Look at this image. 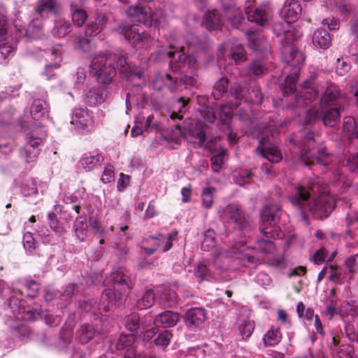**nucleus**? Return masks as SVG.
I'll use <instances>...</instances> for the list:
<instances>
[{
    "mask_svg": "<svg viewBox=\"0 0 358 358\" xmlns=\"http://www.w3.org/2000/svg\"><path fill=\"white\" fill-rule=\"evenodd\" d=\"M301 7L295 0H287L281 10L285 20L274 24L273 31L281 43V53L285 61L292 65H298L305 60L302 52L293 44L299 36L292 21L297 20L301 13Z\"/></svg>",
    "mask_w": 358,
    "mask_h": 358,
    "instance_id": "f257e3e1",
    "label": "nucleus"
},
{
    "mask_svg": "<svg viewBox=\"0 0 358 358\" xmlns=\"http://www.w3.org/2000/svg\"><path fill=\"white\" fill-rule=\"evenodd\" d=\"M90 74L95 77L98 87H92L85 94L84 101L90 106L103 103L108 95L109 85L113 83L115 70L111 62H106L104 57H94L89 66Z\"/></svg>",
    "mask_w": 358,
    "mask_h": 358,
    "instance_id": "f03ea898",
    "label": "nucleus"
},
{
    "mask_svg": "<svg viewBox=\"0 0 358 358\" xmlns=\"http://www.w3.org/2000/svg\"><path fill=\"white\" fill-rule=\"evenodd\" d=\"M209 136H159V143L168 148L169 149H177L180 145L182 138H185L187 141L192 142L195 144V147L205 148L210 152L211 154L217 152L220 149H224L219 144L220 136L215 137Z\"/></svg>",
    "mask_w": 358,
    "mask_h": 358,
    "instance_id": "7ed1b4c3",
    "label": "nucleus"
},
{
    "mask_svg": "<svg viewBox=\"0 0 358 358\" xmlns=\"http://www.w3.org/2000/svg\"><path fill=\"white\" fill-rule=\"evenodd\" d=\"M50 106L45 100L34 99L30 108V114H24L19 119V125L21 128L20 131L31 133L36 129L42 127V121L50 117Z\"/></svg>",
    "mask_w": 358,
    "mask_h": 358,
    "instance_id": "20e7f679",
    "label": "nucleus"
},
{
    "mask_svg": "<svg viewBox=\"0 0 358 358\" xmlns=\"http://www.w3.org/2000/svg\"><path fill=\"white\" fill-rule=\"evenodd\" d=\"M282 214L281 206L278 203H271L266 206L262 210V224L259 231L263 238L268 239L282 238L283 234L280 228L276 225Z\"/></svg>",
    "mask_w": 358,
    "mask_h": 358,
    "instance_id": "39448f33",
    "label": "nucleus"
},
{
    "mask_svg": "<svg viewBox=\"0 0 358 358\" xmlns=\"http://www.w3.org/2000/svg\"><path fill=\"white\" fill-rule=\"evenodd\" d=\"M320 186L315 180H305L297 184L294 192L289 196V200L293 206L300 210L301 213L306 214V210L310 204L311 194L320 192Z\"/></svg>",
    "mask_w": 358,
    "mask_h": 358,
    "instance_id": "423d86ee",
    "label": "nucleus"
},
{
    "mask_svg": "<svg viewBox=\"0 0 358 358\" xmlns=\"http://www.w3.org/2000/svg\"><path fill=\"white\" fill-rule=\"evenodd\" d=\"M220 213L221 217L232 224L234 229L242 231L250 229L249 217L240 203H230Z\"/></svg>",
    "mask_w": 358,
    "mask_h": 358,
    "instance_id": "0eeeda50",
    "label": "nucleus"
},
{
    "mask_svg": "<svg viewBox=\"0 0 358 358\" xmlns=\"http://www.w3.org/2000/svg\"><path fill=\"white\" fill-rule=\"evenodd\" d=\"M178 234L177 230H173L169 234L167 237L162 234L156 236H149L143 239L140 248L148 256L153 255L159 250L166 252L173 247V241L176 238Z\"/></svg>",
    "mask_w": 358,
    "mask_h": 358,
    "instance_id": "6e6552de",
    "label": "nucleus"
},
{
    "mask_svg": "<svg viewBox=\"0 0 358 358\" xmlns=\"http://www.w3.org/2000/svg\"><path fill=\"white\" fill-rule=\"evenodd\" d=\"M336 208V201L333 196L322 194L317 199L310 203L306 210V214L302 216L307 219L308 215H312L316 219L327 218Z\"/></svg>",
    "mask_w": 358,
    "mask_h": 358,
    "instance_id": "1a4fd4ad",
    "label": "nucleus"
},
{
    "mask_svg": "<svg viewBox=\"0 0 358 358\" xmlns=\"http://www.w3.org/2000/svg\"><path fill=\"white\" fill-rule=\"evenodd\" d=\"M245 13L250 22L257 25L266 26L272 17V8L268 3H262L258 7L252 5V1H247Z\"/></svg>",
    "mask_w": 358,
    "mask_h": 358,
    "instance_id": "9d476101",
    "label": "nucleus"
},
{
    "mask_svg": "<svg viewBox=\"0 0 358 358\" xmlns=\"http://www.w3.org/2000/svg\"><path fill=\"white\" fill-rule=\"evenodd\" d=\"M116 31L132 44L148 39L150 36L139 24H131L124 21L118 23Z\"/></svg>",
    "mask_w": 358,
    "mask_h": 358,
    "instance_id": "9b49d317",
    "label": "nucleus"
},
{
    "mask_svg": "<svg viewBox=\"0 0 358 358\" xmlns=\"http://www.w3.org/2000/svg\"><path fill=\"white\" fill-rule=\"evenodd\" d=\"M25 141V145L20 148V157L24 158L27 163L34 162L40 154L39 147L44 139L38 136H27Z\"/></svg>",
    "mask_w": 358,
    "mask_h": 358,
    "instance_id": "f8f14e48",
    "label": "nucleus"
},
{
    "mask_svg": "<svg viewBox=\"0 0 358 358\" xmlns=\"http://www.w3.org/2000/svg\"><path fill=\"white\" fill-rule=\"evenodd\" d=\"M256 151L271 163H278L282 159L280 150L277 145L268 140V136H265L259 140V145Z\"/></svg>",
    "mask_w": 358,
    "mask_h": 358,
    "instance_id": "ddd939ff",
    "label": "nucleus"
},
{
    "mask_svg": "<svg viewBox=\"0 0 358 358\" xmlns=\"http://www.w3.org/2000/svg\"><path fill=\"white\" fill-rule=\"evenodd\" d=\"M127 14L132 20L145 25L150 26L152 22H155V24L159 23V20H156L145 7L140 5L129 6L127 10Z\"/></svg>",
    "mask_w": 358,
    "mask_h": 358,
    "instance_id": "4468645a",
    "label": "nucleus"
},
{
    "mask_svg": "<svg viewBox=\"0 0 358 358\" xmlns=\"http://www.w3.org/2000/svg\"><path fill=\"white\" fill-rule=\"evenodd\" d=\"M13 295L9 299L8 306L13 310V312L16 315L17 319L23 318L25 320H34L31 317H26L24 315H20L21 314L26 313L27 315L31 311L29 308L27 310L23 306V299L22 297L24 295V290L20 288H13L12 289Z\"/></svg>",
    "mask_w": 358,
    "mask_h": 358,
    "instance_id": "2eb2a0df",
    "label": "nucleus"
},
{
    "mask_svg": "<svg viewBox=\"0 0 358 358\" xmlns=\"http://www.w3.org/2000/svg\"><path fill=\"white\" fill-rule=\"evenodd\" d=\"M61 12V5L58 0H37L34 14L44 19L49 15L57 16Z\"/></svg>",
    "mask_w": 358,
    "mask_h": 358,
    "instance_id": "dca6fc26",
    "label": "nucleus"
},
{
    "mask_svg": "<svg viewBox=\"0 0 358 358\" xmlns=\"http://www.w3.org/2000/svg\"><path fill=\"white\" fill-rule=\"evenodd\" d=\"M103 56L105 57L106 62H111L115 69L114 61L117 60L116 66L119 69L120 71L123 73L125 76L134 74L140 78L141 73L136 72V66L128 63L127 59L124 56H117L114 54H108V55L104 54L97 55L96 57Z\"/></svg>",
    "mask_w": 358,
    "mask_h": 358,
    "instance_id": "f3484780",
    "label": "nucleus"
},
{
    "mask_svg": "<svg viewBox=\"0 0 358 358\" xmlns=\"http://www.w3.org/2000/svg\"><path fill=\"white\" fill-rule=\"evenodd\" d=\"M121 299V294L113 289H105L102 292L100 302L98 305L99 310L108 312L113 309L116 303Z\"/></svg>",
    "mask_w": 358,
    "mask_h": 358,
    "instance_id": "a211bd4d",
    "label": "nucleus"
},
{
    "mask_svg": "<svg viewBox=\"0 0 358 358\" xmlns=\"http://www.w3.org/2000/svg\"><path fill=\"white\" fill-rule=\"evenodd\" d=\"M107 17L101 13L94 19H90L85 28V36L94 37L101 33L107 23Z\"/></svg>",
    "mask_w": 358,
    "mask_h": 358,
    "instance_id": "6ab92c4d",
    "label": "nucleus"
},
{
    "mask_svg": "<svg viewBox=\"0 0 358 358\" xmlns=\"http://www.w3.org/2000/svg\"><path fill=\"white\" fill-rule=\"evenodd\" d=\"M45 54L50 59L54 60L53 62L46 64L44 69L45 76L50 79L54 76V71L60 67L62 51L59 47H54L45 50Z\"/></svg>",
    "mask_w": 358,
    "mask_h": 358,
    "instance_id": "aec40b11",
    "label": "nucleus"
},
{
    "mask_svg": "<svg viewBox=\"0 0 358 358\" xmlns=\"http://www.w3.org/2000/svg\"><path fill=\"white\" fill-rule=\"evenodd\" d=\"M71 123L78 129H85L93 126V121L87 111L83 108L74 110Z\"/></svg>",
    "mask_w": 358,
    "mask_h": 358,
    "instance_id": "412c9836",
    "label": "nucleus"
},
{
    "mask_svg": "<svg viewBox=\"0 0 358 358\" xmlns=\"http://www.w3.org/2000/svg\"><path fill=\"white\" fill-rule=\"evenodd\" d=\"M180 321V315L178 313L166 310L158 314L155 320L154 324L156 326L162 325L165 328L173 327Z\"/></svg>",
    "mask_w": 358,
    "mask_h": 358,
    "instance_id": "4be33fe9",
    "label": "nucleus"
},
{
    "mask_svg": "<svg viewBox=\"0 0 358 358\" xmlns=\"http://www.w3.org/2000/svg\"><path fill=\"white\" fill-rule=\"evenodd\" d=\"M295 137H297V139L291 137L289 142L296 145V141H299L297 145L301 150L303 157L306 156L308 158L309 152L315 148V140L313 136H295Z\"/></svg>",
    "mask_w": 358,
    "mask_h": 358,
    "instance_id": "5701e85b",
    "label": "nucleus"
},
{
    "mask_svg": "<svg viewBox=\"0 0 358 358\" xmlns=\"http://www.w3.org/2000/svg\"><path fill=\"white\" fill-rule=\"evenodd\" d=\"M206 320L205 310L201 308H193L187 310L185 322L188 327H199Z\"/></svg>",
    "mask_w": 358,
    "mask_h": 358,
    "instance_id": "b1692460",
    "label": "nucleus"
},
{
    "mask_svg": "<svg viewBox=\"0 0 358 358\" xmlns=\"http://www.w3.org/2000/svg\"><path fill=\"white\" fill-rule=\"evenodd\" d=\"M312 42L315 47L326 50L331 45V37L326 29L318 28L313 33Z\"/></svg>",
    "mask_w": 358,
    "mask_h": 358,
    "instance_id": "393cba45",
    "label": "nucleus"
},
{
    "mask_svg": "<svg viewBox=\"0 0 358 358\" xmlns=\"http://www.w3.org/2000/svg\"><path fill=\"white\" fill-rule=\"evenodd\" d=\"M112 280L115 286L120 285L122 289L133 288V282L129 276L127 271L123 269L117 270L112 275Z\"/></svg>",
    "mask_w": 358,
    "mask_h": 358,
    "instance_id": "a878e982",
    "label": "nucleus"
},
{
    "mask_svg": "<svg viewBox=\"0 0 358 358\" xmlns=\"http://www.w3.org/2000/svg\"><path fill=\"white\" fill-rule=\"evenodd\" d=\"M282 59H284L282 57ZM283 61L289 66L295 67V70L293 73L288 75L285 80V90L284 91V94L285 96H288L289 94L293 93L296 91V83L298 80L299 77V68L301 64L303 63V62L298 65H292L289 64L283 59Z\"/></svg>",
    "mask_w": 358,
    "mask_h": 358,
    "instance_id": "bb28decb",
    "label": "nucleus"
},
{
    "mask_svg": "<svg viewBox=\"0 0 358 358\" xmlns=\"http://www.w3.org/2000/svg\"><path fill=\"white\" fill-rule=\"evenodd\" d=\"M71 19L74 26L81 27L87 21V14L85 10L73 2L70 4Z\"/></svg>",
    "mask_w": 358,
    "mask_h": 358,
    "instance_id": "cd10ccee",
    "label": "nucleus"
},
{
    "mask_svg": "<svg viewBox=\"0 0 358 358\" xmlns=\"http://www.w3.org/2000/svg\"><path fill=\"white\" fill-rule=\"evenodd\" d=\"M95 332V329L92 325L84 324L77 331L76 338L82 344H86L94 338Z\"/></svg>",
    "mask_w": 358,
    "mask_h": 358,
    "instance_id": "c85d7f7f",
    "label": "nucleus"
},
{
    "mask_svg": "<svg viewBox=\"0 0 358 358\" xmlns=\"http://www.w3.org/2000/svg\"><path fill=\"white\" fill-rule=\"evenodd\" d=\"M282 338L279 327H271L263 337L264 344L266 347L275 346Z\"/></svg>",
    "mask_w": 358,
    "mask_h": 358,
    "instance_id": "c756f323",
    "label": "nucleus"
},
{
    "mask_svg": "<svg viewBox=\"0 0 358 358\" xmlns=\"http://www.w3.org/2000/svg\"><path fill=\"white\" fill-rule=\"evenodd\" d=\"M18 40L4 41L0 43V55L2 59L9 60L14 57L17 48Z\"/></svg>",
    "mask_w": 358,
    "mask_h": 358,
    "instance_id": "7c9ffc66",
    "label": "nucleus"
},
{
    "mask_svg": "<svg viewBox=\"0 0 358 358\" xmlns=\"http://www.w3.org/2000/svg\"><path fill=\"white\" fill-rule=\"evenodd\" d=\"M341 95V90L338 86L334 84H330L325 90L321 97V103L322 105L330 104L335 101Z\"/></svg>",
    "mask_w": 358,
    "mask_h": 358,
    "instance_id": "2f4dec72",
    "label": "nucleus"
},
{
    "mask_svg": "<svg viewBox=\"0 0 358 358\" xmlns=\"http://www.w3.org/2000/svg\"><path fill=\"white\" fill-rule=\"evenodd\" d=\"M204 25L210 31L216 30L220 27L221 19L217 10H213L205 14Z\"/></svg>",
    "mask_w": 358,
    "mask_h": 358,
    "instance_id": "473e14b6",
    "label": "nucleus"
},
{
    "mask_svg": "<svg viewBox=\"0 0 358 358\" xmlns=\"http://www.w3.org/2000/svg\"><path fill=\"white\" fill-rule=\"evenodd\" d=\"M185 43L188 48L192 49V53L198 50H204L207 48V43L206 41L200 40L192 33L186 35Z\"/></svg>",
    "mask_w": 358,
    "mask_h": 358,
    "instance_id": "72a5a7b5",
    "label": "nucleus"
},
{
    "mask_svg": "<svg viewBox=\"0 0 358 358\" xmlns=\"http://www.w3.org/2000/svg\"><path fill=\"white\" fill-rule=\"evenodd\" d=\"M124 324L127 330L132 333H137L143 326V322L140 321V316L137 313H131L124 318Z\"/></svg>",
    "mask_w": 358,
    "mask_h": 358,
    "instance_id": "f704fd0d",
    "label": "nucleus"
},
{
    "mask_svg": "<svg viewBox=\"0 0 358 358\" xmlns=\"http://www.w3.org/2000/svg\"><path fill=\"white\" fill-rule=\"evenodd\" d=\"M155 301V294L152 289L145 292L143 296L136 301V306L140 310L152 307Z\"/></svg>",
    "mask_w": 358,
    "mask_h": 358,
    "instance_id": "c9c22d12",
    "label": "nucleus"
},
{
    "mask_svg": "<svg viewBox=\"0 0 358 358\" xmlns=\"http://www.w3.org/2000/svg\"><path fill=\"white\" fill-rule=\"evenodd\" d=\"M340 109L341 108H331L324 112L322 122L326 127H333L337 124L340 120Z\"/></svg>",
    "mask_w": 358,
    "mask_h": 358,
    "instance_id": "e433bc0d",
    "label": "nucleus"
},
{
    "mask_svg": "<svg viewBox=\"0 0 358 358\" xmlns=\"http://www.w3.org/2000/svg\"><path fill=\"white\" fill-rule=\"evenodd\" d=\"M104 161V157L101 154L95 156L83 157L80 160L81 165L87 171L93 170L96 165H100Z\"/></svg>",
    "mask_w": 358,
    "mask_h": 358,
    "instance_id": "4c0bfd02",
    "label": "nucleus"
},
{
    "mask_svg": "<svg viewBox=\"0 0 358 358\" xmlns=\"http://www.w3.org/2000/svg\"><path fill=\"white\" fill-rule=\"evenodd\" d=\"M216 192V189L213 187H208L203 189L201 199V203L206 209L212 208L214 203V195Z\"/></svg>",
    "mask_w": 358,
    "mask_h": 358,
    "instance_id": "58836bf2",
    "label": "nucleus"
},
{
    "mask_svg": "<svg viewBox=\"0 0 358 358\" xmlns=\"http://www.w3.org/2000/svg\"><path fill=\"white\" fill-rule=\"evenodd\" d=\"M224 15L231 24L236 27L241 24L242 20H244L243 13L237 5L232 9L227 11Z\"/></svg>",
    "mask_w": 358,
    "mask_h": 358,
    "instance_id": "ea45409f",
    "label": "nucleus"
},
{
    "mask_svg": "<svg viewBox=\"0 0 358 358\" xmlns=\"http://www.w3.org/2000/svg\"><path fill=\"white\" fill-rule=\"evenodd\" d=\"M43 24L39 17H34L29 24L25 34L28 38H34L39 36L43 29Z\"/></svg>",
    "mask_w": 358,
    "mask_h": 358,
    "instance_id": "a19ab883",
    "label": "nucleus"
},
{
    "mask_svg": "<svg viewBox=\"0 0 358 358\" xmlns=\"http://www.w3.org/2000/svg\"><path fill=\"white\" fill-rule=\"evenodd\" d=\"M173 335L171 332L167 329L160 331L156 338L154 339V343L156 346L165 349L170 343Z\"/></svg>",
    "mask_w": 358,
    "mask_h": 358,
    "instance_id": "79ce46f5",
    "label": "nucleus"
},
{
    "mask_svg": "<svg viewBox=\"0 0 358 358\" xmlns=\"http://www.w3.org/2000/svg\"><path fill=\"white\" fill-rule=\"evenodd\" d=\"M71 29V24L66 22H56L52 29V34L55 37L62 38L69 34Z\"/></svg>",
    "mask_w": 358,
    "mask_h": 358,
    "instance_id": "37998d69",
    "label": "nucleus"
},
{
    "mask_svg": "<svg viewBox=\"0 0 358 358\" xmlns=\"http://www.w3.org/2000/svg\"><path fill=\"white\" fill-rule=\"evenodd\" d=\"M212 155L213 157L210 159L211 168L214 172H218L222 167L226 150L224 149H220L217 150V152Z\"/></svg>",
    "mask_w": 358,
    "mask_h": 358,
    "instance_id": "c03bdc74",
    "label": "nucleus"
},
{
    "mask_svg": "<svg viewBox=\"0 0 358 358\" xmlns=\"http://www.w3.org/2000/svg\"><path fill=\"white\" fill-rule=\"evenodd\" d=\"M230 55L236 64L244 62L247 59L245 50L241 44H234L231 48Z\"/></svg>",
    "mask_w": 358,
    "mask_h": 358,
    "instance_id": "a18cd8bd",
    "label": "nucleus"
},
{
    "mask_svg": "<svg viewBox=\"0 0 358 358\" xmlns=\"http://www.w3.org/2000/svg\"><path fill=\"white\" fill-rule=\"evenodd\" d=\"M215 232L211 229H208L204 233V239L201 244L203 250L209 251L215 246Z\"/></svg>",
    "mask_w": 358,
    "mask_h": 358,
    "instance_id": "49530a36",
    "label": "nucleus"
},
{
    "mask_svg": "<svg viewBox=\"0 0 358 358\" xmlns=\"http://www.w3.org/2000/svg\"><path fill=\"white\" fill-rule=\"evenodd\" d=\"M228 80L226 78L220 79L214 85L212 95L215 99H219L227 92Z\"/></svg>",
    "mask_w": 358,
    "mask_h": 358,
    "instance_id": "de8ad7c7",
    "label": "nucleus"
},
{
    "mask_svg": "<svg viewBox=\"0 0 358 358\" xmlns=\"http://www.w3.org/2000/svg\"><path fill=\"white\" fill-rule=\"evenodd\" d=\"M233 116V110L230 106H221L219 113V120L223 124L229 126Z\"/></svg>",
    "mask_w": 358,
    "mask_h": 358,
    "instance_id": "09e8293b",
    "label": "nucleus"
},
{
    "mask_svg": "<svg viewBox=\"0 0 358 358\" xmlns=\"http://www.w3.org/2000/svg\"><path fill=\"white\" fill-rule=\"evenodd\" d=\"M134 341L133 334H121L115 343V348L117 350H123L130 347Z\"/></svg>",
    "mask_w": 358,
    "mask_h": 358,
    "instance_id": "8fccbe9b",
    "label": "nucleus"
},
{
    "mask_svg": "<svg viewBox=\"0 0 358 358\" xmlns=\"http://www.w3.org/2000/svg\"><path fill=\"white\" fill-rule=\"evenodd\" d=\"M24 289L26 290L25 296L29 298H34L38 294L40 287L39 285L34 280H26L23 282Z\"/></svg>",
    "mask_w": 358,
    "mask_h": 358,
    "instance_id": "3c124183",
    "label": "nucleus"
},
{
    "mask_svg": "<svg viewBox=\"0 0 358 358\" xmlns=\"http://www.w3.org/2000/svg\"><path fill=\"white\" fill-rule=\"evenodd\" d=\"M188 102H189V99H185L183 96H181L176 100L175 106L178 105V109L179 113H177L176 112L171 113V116H170L171 120H175L176 119L181 120L182 118V115L181 113H182L185 111V107L187 106Z\"/></svg>",
    "mask_w": 358,
    "mask_h": 358,
    "instance_id": "603ef678",
    "label": "nucleus"
},
{
    "mask_svg": "<svg viewBox=\"0 0 358 358\" xmlns=\"http://www.w3.org/2000/svg\"><path fill=\"white\" fill-rule=\"evenodd\" d=\"M153 118L154 116L152 115H149L146 118L144 125H142L141 127L136 126V127H139V129L138 131H137L135 134H143L144 132L152 133L159 131L157 125H151Z\"/></svg>",
    "mask_w": 358,
    "mask_h": 358,
    "instance_id": "864d4df0",
    "label": "nucleus"
},
{
    "mask_svg": "<svg viewBox=\"0 0 358 358\" xmlns=\"http://www.w3.org/2000/svg\"><path fill=\"white\" fill-rule=\"evenodd\" d=\"M258 249L263 253L271 254L275 250V246L271 239L262 238L257 241Z\"/></svg>",
    "mask_w": 358,
    "mask_h": 358,
    "instance_id": "5fc2aeb1",
    "label": "nucleus"
},
{
    "mask_svg": "<svg viewBox=\"0 0 358 358\" xmlns=\"http://www.w3.org/2000/svg\"><path fill=\"white\" fill-rule=\"evenodd\" d=\"M180 83L185 86V88L187 87H195L197 88L199 87V80L197 77L195 76L188 74V73H182L180 78Z\"/></svg>",
    "mask_w": 358,
    "mask_h": 358,
    "instance_id": "6e6d98bb",
    "label": "nucleus"
},
{
    "mask_svg": "<svg viewBox=\"0 0 358 358\" xmlns=\"http://www.w3.org/2000/svg\"><path fill=\"white\" fill-rule=\"evenodd\" d=\"M317 96V94L313 88L305 87L303 91L301 92L300 96L297 99V103H299L301 100H303L304 104H308L313 101Z\"/></svg>",
    "mask_w": 358,
    "mask_h": 358,
    "instance_id": "4d7b16f0",
    "label": "nucleus"
},
{
    "mask_svg": "<svg viewBox=\"0 0 358 358\" xmlns=\"http://www.w3.org/2000/svg\"><path fill=\"white\" fill-rule=\"evenodd\" d=\"M343 132L345 134H358L355 120L350 116L343 119Z\"/></svg>",
    "mask_w": 358,
    "mask_h": 358,
    "instance_id": "13d9d810",
    "label": "nucleus"
},
{
    "mask_svg": "<svg viewBox=\"0 0 358 358\" xmlns=\"http://www.w3.org/2000/svg\"><path fill=\"white\" fill-rule=\"evenodd\" d=\"M162 81L167 86L171 93H175L178 87L177 78H174L170 73H165L160 77Z\"/></svg>",
    "mask_w": 358,
    "mask_h": 358,
    "instance_id": "bf43d9fd",
    "label": "nucleus"
},
{
    "mask_svg": "<svg viewBox=\"0 0 358 358\" xmlns=\"http://www.w3.org/2000/svg\"><path fill=\"white\" fill-rule=\"evenodd\" d=\"M23 245L26 251L33 254L36 248V244L31 232H26L23 236Z\"/></svg>",
    "mask_w": 358,
    "mask_h": 358,
    "instance_id": "052dcab7",
    "label": "nucleus"
},
{
    "mask_svg": "<svg viewBox=\"0 0 358 358\" xmlns=\"http://www.w3.org/2000/svg\"><path fill=\"white\" fill-rule=\"evenodd\" d=\"M86 227L87 225L85 222L82 220V217H77L73 224V229L78 238L83 240L86 236Z\"/></svg>",
    "mask_w": 358,
    "mask_h": 358,
    "instance_id": "680f3d73",
    "label": "nucleus"
},
{
    "mask_svg": "<svg viewBox=\"0 0 358 358\" xmlns=\"http://www.w3.org/2000/svg\"><path fill=\"white\" fill-rule=\"evenodd\" d=\"M254 329V323L248 320H244L239 326V331L243 338H249L252 335Z\"/></svg>",
    "mask_w": 358,
    "mask_h": 358,
    "instance_id": "e2e57ef3",
    "label": "nucleus"
},
{
    "mask_svg": "<svg viewBox=\"0 0 358 358\" xmlns=\"http://www.w3.org/2000/svg\"><path fill=\"white\" fill-rule=\"evenodd\" d=\"M337 354L339 358H352L355 354L354 347L350 344L341 345L337 350Z\"/></svg>",
    "mask_w": 358,
    "mask_h": 358,
    "instance_id": "0e129e2a",
    "label": "nucleus"
},
{
    "mask_svg": "<svg viewBox=\"0 0 358 358\" xmlns=\"http://www.w3.org/2000/svg\"><path fill=\"white\" fill-rule=\"evenodd\" d=\"M114 167L110 164H107L101 177V180L104 184L114 181Z\"/></svg>",
    "mask_w": 358,
    "mask_h": 358,
    "instance_id": "69168bd1",
    "label": "nucleus"
},
{
    "mask_svg": "<svg viewBox=\"0 0 358 358\" xmlns=\"http://www.w3.org/2000/svg\"><path fill=\"white\" fill-rule=\"evenodd\" d=\"M201 115L205 123H213L216 119L215 113L209 107L201 110Z\"/></svg>",
    "mask_w": 358,
    "mask_h": 358,
    "instance_id": "338daca9",
    "label": "nucleus"
},
{
    "mask_svg": "<svg viewBox=\"0 0 358 358\" xmlns=\"http://www.w3.org/2000/svg\"><path fill=\"white\" fill-rule=\"evenodd\" d=\"M336 62V73L340 76L345 75L349 71L350 65L347 62L341 61L339 58L337 59Z\"/></svg>",
    "mask_w": 358,
    "mask_h": 358,
    "instance_id": "774afa93",
    "label": "nucleus"
}]
</instances>
